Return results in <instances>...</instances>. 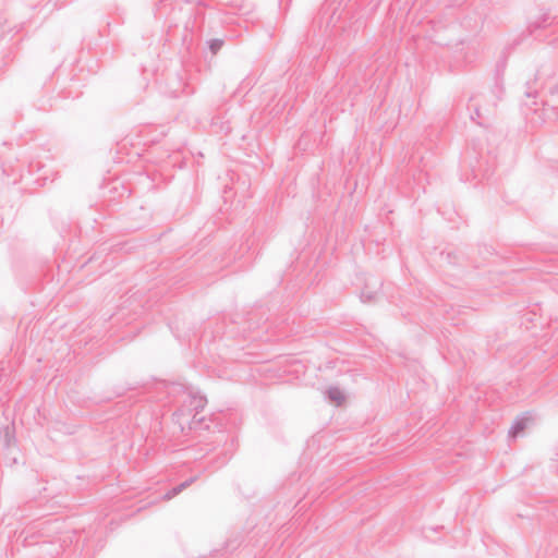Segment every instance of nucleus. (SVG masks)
I'll return each mask as SVG.
<instances>
[{
  "label": "nucleus",
  "instance_id": "1",
  "mask_svg": "<svg viewBox=\"0 0 558 558\" xmlns=\"http://www.w3.org/2000/svg\"><path fill=\"white\" fill-rule=\"evenodd\" d=\"M206 403V398L198 392L189 391L185 395L181 408L174 413L182 430H184L185 425L189 429H193L203 421V418H197V415L203 411Z\"/></svg>",
  "mask_w": 558,
  "mask_h": 558
},
{
  "label": "nucleus",
  "instance_id": "2",
  "mask_svg": "<svg viewBox=\"0 0 558 558\" xmlns=\"http://www.w3.org/2000/svg\"><path fill=\"white\" fill-rule=\"evenodd\" d=\"M196 477H190L189 480L184 481L183 483L177 485L171 490L165 494L163 499L169 500L180 494L183 489H185L187 486H190Z\"/></svg>",
  "mask_w": 558,
  "mask_h": 558
},
{
  "label": "nucleus",
  "instance_id": "3",
  "mask_svg": "<svg viewBox=\"0 0 558 558\" xmlns=\"http://www.w3.org/2000/svg\"><path fill=\"white\" fill-rule=\"evenodd\" d=\"M527 422H529V418L527 417H519L514 421V423L512 424L510 430H509V435L510 437H517L522 430H524V428L526 427L527 425Z\"/></svg>",
  "mask_w": 558,
  "mask_h": 558
},
{
  "label": "nucleus",
  "instance_id": "4",
  "mask_svg": "<svg viewBox=\"0 0 558 558\" xmlns=\"http://www.w3.org/2000/svg\"><path fill=\"white\" fill-rule=\"evenodd\" d=\"M326 393L327 398L337 405H340L344 400V395L338 387H330Z\"/></svg>",
  "mask_w": 558,
  "mask_h": 558
},
{
  "label": "nucleus",
  "instance_id": "5",
  "mask_svg": "<svg viewBox=\"0 0 558 558\" xmlns=\"http://www.w3.org/2000/svg\"><path fill=\"white\" fill-rule=\"evenodd\" d=\"M368 286L365 287V289L361 293V300L362 302H371L375 299V291H368Z\"/></svg>",
  "mask_w": 558,
  "mask_h": 558
},
{
  "label": "nucleus",
  "instance_id": "6",
  "mask_svg": "<svg viewBox=\"0 0 558 558\" xmlns=\"http://www.w3.org/2000/svg\"><path fill=\"white\" fill-rule=\"evenodd\" d=\"M222 44L223 43L220 39H213L210 41L209 48L214 53H216L222 47Z\"/></svg>",
  "mask_w": 558,
  "mask_h": 558
}]
</instances>
